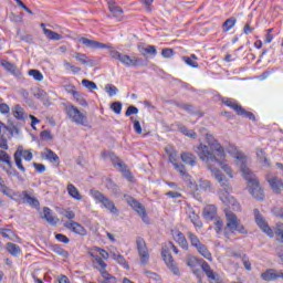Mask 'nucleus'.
<instances>
[{
	"label": "nucleus",
	"mask_w": 283,
	"mask_h": 283,
	"mask_svg": "<svg viewBox=\"0 0 283 283\" xmlns=\"http://www.w3.org/2000/svg\"><path fill=\"white\" fill-rule=\"evenodd\" d=\"M20 198H22L23 202H27V205H29L33 209H39V207H41L39 199L31 197L28 190H23L20 195Z\"/></svg>",
	"instance_id": "15"
},
{
	"label": "nucleus",
	"mask_w": 283,
	"mask_h": 283,
	"mask_svg": "<svg viewBox=\"0 0 283 283\" xmlns=\"http://www.w3.org/2000/svg\"><path fill=\"white\" fill-rule=\"evenodd\" d=\"M172 54H174L172 49H163L161 51V56H164V59H171Z\"/></svg>",
	"instance_id": "59"
},
{
	"label": "nucleus",
	"mask_w": 283,
	"mask_h": 283,
	"mask_svg": "<svg viewBox=\"0 0 283 283\" xmlns=\"http://www.w3.org/2000/svg\"><path fill=\"white\" fill-rule=\"evenodd\" d=\"M138 51L140 53L142 56H147V54H149L150 56H156V54H158V51L156 50V46L154 45H138Z\"/></svg>",
	"instance_id": "19"
},
{
	"label": "nucleus",
	"mask_w": 283,
	"mask_h": 283,
	"mask_svg": "<svg viewBox=\"0 0 283 283\" xmlns=\"http://www.w3.org/2000/svg\"><path fill=\"white\" fill-rule=\"evenodd\" d=\"M237 21L234 17L227 19L223 23V32H229L235 25Z\"/></svg>",
	"instance_id": "37"
},
{
	"label": "nucleus",
	"mask_w": 283,
	"mask_h": 283,
	"mask_svg": "<svg viewBox=\"0 0 283 283\" xmlns=\"http://www.w3.org/2000/svg\"><path fill=\"white\" fill-rule=\"evenodd\" d=\"M199 188L202 189V191H206L207 193H211L213 191V185L208 179H199Z\"/></svg>",
	"instance_id": "28"
},
{
	"label": "nucleus",
	"mask_w": 283,
	"mask_h": 283,
	"mask_svg": "<svg viewBox=\"0 0 283 283\" xmlns=\"http://www.w3.org/2000/svg\"><path fill=\"white\" fill-rule=\"evenodd\" d=\"M29 76H33L34 81H43V73H41L39 70H30Z\"/></svg>",
	"instance_id": "44"
},
{
	"label": "nucleus",
	"mask_w": 283,
	"mask_h": 283,
	"mask_svg": "<svg viewBox=\"0 0 283 283\" xmlns=\"http://www.w3.org/2000/svg\"><path fill=\"white\" fill-rule=\"evenodd\" d=\"M210 171L212 172V176L216 178V180L219 182L220 187H223L224 190L219 191V198L223 205H227V207H231V205H235V199L232 196H229V192L231 191V188L229 187V180H227V177L220 172L217 168H210Z\"/></svg>",
	"instance_id": "3"
},
{
	"label": "nucleus",
	"mask_w": 283,
	"mask_h": 283,
	"mask_svg": "<svg viewBox=\"0 0 283 283\" xmlns=\"http://www.w3.org/2000/svg\"><path fill=\"white\" fill-rule=\"evenodd\" d=\"M108 10L116 19H120L123 17V9L116 6V2H108Z\"/></svg>",
	"instance_id": "25"
},
{
	"label": "nucleus",
	"mask_w": 283,
	"mask_h": 283,
	"mask_svg": "<svg viewBox=\"0 0 283 283\" xmlns=\"http://www.w3.org/2000/svg\"><path fill=\"white\" fill-rule=\"evenodd\" d=\"M46 160L50 163H59V155L50 149L46 150Z\"/></svg>",
	"instance_id": "48"
},
{
	"label": "nucleus",
	"mask_w": 283,
	"mask_h": 283,
	"mask_svg": "<svg viewBox=\"0 0 283 283\" xmlns=\"http://www.w3.org/2000/svg\"><path fill=\"white\" fill-rule=\"evenodd\" d=\"M91 196L94 198V200H97L101 205H103V207L111 213H118V208H116L114 201L103 195V192L91 189Z\"/></svg>",
	"instance_id": "5"
},
{
	"label": "nucleus",
	"mask_w": 283,
	"mask_h": 283,
	"mask_svg": "<svg viewBox=\"0 0 283 283\" xmlns=\"http://www.w3.org/2000/svg\"><path fill=\"white\" fill-rule=\"evenodd\" d=\"M243 266L247 271H251V261H249V256H242Z\"/></svg>",
	"instance_id": "60"
},
{
	"label": "nucleus",
	"mask_w": 283,
	"mask_h": 283,
	"mask_svg": "<svg viewBox=\"0 0 283 283\" xmlns=\"http://www.w3.org/2000/svg\"><path fill=\"white\" fill-rule=\"evenodd\" d=\"M111 256L113 258V260H115V262H117L122 266H127V261L125 260L124 255L112 252Z\"/></svg>",
	"instance_id": "40"
},
{
	"label": "nucleus",
	"mask_w": 283,
	"mask_h": 283,
	"mask_svg": "<svg viewBox=\"0 0 283 283\" xmlns=\"http://www.w3.org/2000/svg\"><path fill=\"white\" fill-rule=\"evenodd\" d=\"M74 101H76V103H78V105H82V107H87V101L85 99L84 96L81 95V93H76L73 96Z\"/></svg>",
	"instance_id": "46"
},
{
	"label": "nucleus",
	"mask_w": 283,
	"mask_h": 283,
	"mask_svg": "<svg viewBox=\"0 0 283 283\" xmlns=\"http://www.w3.org/2000/svg\"><path fill=\"white\" fill-rule=\"evenodd\" d=\"M99 273L102 275V277H104V282H111V283H116V279L112 275V274H108L107 270H99Z\"/></svg>",
	"instance_id": "41"
},
{
	"label": "nucleus",
	"mask_w": 283,
	"mask_h": 283,
	"mask_svg": "<svg viewBox=\"0 0 283 283\" xmlns=\"http://www.w3.org/2000/svg\"><path fill=\"white\" fill-rule=\"evenodd\" d=\"M187 235L191 247H195V249L199 248L202 244L200 242V239H198V235H196L193 232L189 231Z\"/></svg>",
	"instance_id": "34"
},
{
	"label": "nucleus",
	"mask_w": 283,
	"mask_h": 283,
	"mask_svg": "<svg viewBox=\"0 0 283 283\" xmlns=\"http://www.w3.org/2000/svg\"><path fill=\"white\" fill-rule=\"evenodd\" d=\"M136 249L142 264H147L149 262V249L147 248V242L143 237H136Z\"/></svg>",
	"instance_id": "7"
},
{
	"label": "nucleus",
	"mask_w": 283,
	"mask_h": 283,
	"mask_svg": "<svg viewBox=\"0 0 283 283\" xmlns=\"http://www.w3.org/2000/svg\"><path fill=\"white\" fill-rule=\"evenodd\" d=\"M41 138L43 140H52V134L50 133V130H42Z\"/></svg>",
	"instance_id": "62"
},
{
	"label": "nucleus",
	"mask_w": 283,
	"mask_h": 283,
	"mask_svg": "<svg viewBox=\"0 0 283 283\" xmlns=\"http://www.w3.org/2000/svg\"><path fill=\"white\" fill-rule=\"evenodd\" d=\"M181 160L185 165H190V167H196V155L192 153H181Z\"/></svg>",
	"instance_id": "23"
},
{
	"label": "nucleus",
	"mask_w": 283,
	"mask_h": 283,
	"mask_svg": "<svg viewBox=\"0 0 283 283\" xmlns=\"http://www.w3.org/2000/svg\"><path fill=\"white\" fill-rule=\"evenodd\" d=\"M214 227L217 233H222V227H224V222H222V219L216 218Z\"/></svg>",
	"instance_id": "53"
},
{
	"label": "nucleus",
	"mask_w": 283,
	"mask_h": 283,
	"mask_svg": "<svg viewBox=\"0 0 283 283\" xmlns=\"http://www.w3.org/2000/svg\"><path fill=\"white\" fill-rule=\"evenodd\" d=\"M64 227L77 235H87V230L76 221H66Z\"/></svg>",
	"instance_id": "14"
},
{
	"label": "nucleus",
	"mask_w": 283,
	"mask_h": 283,
	"mask_svg": "<svg viewBox=\"0 0 283 283\" xmlns=\"http://www.w3.org/2000/svg\"><path fill=\"white\" fill-rule=\"evenodd\" d=\"M145 65H147V62L143 57L133 56L132 67H143Z\"/></svg>",
	"instance_id": "43"
},
{
	"label": "nucleus",
	"mask_w": 283,
	"mask_h": 283,
	"mask_svg": "<svg viewBox=\"0 0 283 283\" xmlns=\"http://www.w3.org/2000/svg\"><path fill=\"white\" fill-rule=\"evenodd\" d=\"M94 251L99 253V255L103 258V260H107L109 258V253H107V251H105V250H103V249H101L98 247H95Z\"/></svg>",
	"instance_id": "58"
},
{
	"label": "nucleus",
	"mask_w": 283,
	"mask_h": 283,
	"mask_svg": "<svg viewBox=\"0 0 283 283\" xmlns=\"http://www.w3.org/2000/svg\"><path fill=\"white\" fill-rule=\"evenodd\" d=\"M0 163H3L8 167L12 168V157H10L6 150H0Z\"/></svg>",
	"instance_id": "35"
},
{
	"label": "nucleus",
	"mask_w": 283,
	"mask_h": 283,
	"mask_svg": "<svg viewBox=\"0 0 283 283\" xmlns=\"http://www.w3.org/2000/svg\"><path fill=\"white\" fill-rule=\"evenodd\" d=\"M61 214L64 216V218H67V220H74V218H76V213H74V211L71 209L62 210Z\"/></svg>",
	"instance_id": "50"
},
{
	"label": "nucleus",
	"mask_w": 283,
	"mask_h": 283,
	"mask_svg": "<svg viewBox=\"0 0 283 283\" xmlns=\"http://www.w3.org/2000/svg\"><path fill=\"white\" fill-rule=\"evenodd\" d=\"M80 43L85 45L86 48H90L91 50H111L112 44H105L103 42H98L96 40H90L87 38H80Z\"/></svg>",
	"instance_id": "10"
},
{
	"label": "nucleus",
	"mask_w": 283,
	"mask_h": 283,
	"mask_svg": "<svg viewBox=\"0 0 283 283\" xmlns=\"http://www.w3.org/2000/svg\"><path fill=\"white\" fill-rule=\"evenodd\" d=\"M239 116H243L244 118H249V120H255V115L251 112L245 111L244 108H241V112L239 113Z\"/></svg>",
	"instance_id": "51"
},
{
	"label": "nucleus",
	"mask_w": 283,
	"mask_h": 283,
	"mask_svg": "<svg viewBox=\"0 0 283 283\" xmlns=\"http://www.w3.org/2000/svg\"><path fill=\"white\" fill-rule=\"evenodd\" d=\"M66 191L69 196H71V198H74V200H83V196H81V192L75 185L69 184L66 187Z\"/></svg>",
	"instance_id": "22"
},
{
	"label": "nucleus",
	"mask_w": 283,
	"mask_h": 283,
	"mask_svg": "<svg viewBox=\"0 0 283 283\" xmlns=\"http://www.w3.org/2000/svg\"><path fill=\"white\" fill-rule=\"evenodd\" d=\"M172 165H174L176 171H179L181 176H187V169L185 168V165L178 164V161H176Z\"/></svg>",
	"instance_id": "52"
},
{
	"label": "nucleus",
	"mask_w": 283,
	"mask_h": 283,
	"mask_svg": "<svg viewBox=\"0 0 283 283\" xmlns=\"http://www.w3.org/2000/svg\"><path fill=\"white\" fill-rule=\"evenodd\" d=\"M256 158H259V163H261L263 167H271V161L262 148L256 149Z\"/></svg>",
	"instance_id": "21"
},
{
	"label": "nucleus",
	"mask_w": 283,
	"mask_h": 283,
	"mask_svg": "<svg viewBox=\"0 0 283 283\" xmlns=\"http://www.w3.org/2000/svg\"><path fill=\"white\" fill-rule=\"evenodd\" d=\"M226 221H227V228L231 233H234V231L238 229V224L240 222V219H238V216L231 211H226Z\"/></svg>",
	"instance_id": "13"
},
{
	"label": "nucleus",
	"mask_w": 283,
	"mask_h": 283,
	"mask_svg": "<svg viewBox=\"0 0 283 283\" xmlns=\"http://www.w3.org/2000/svg\"><path fill=\"white\" fill-rule=\"evenodd\" d=\"M66 114L72 123H75L76 125H87V116L81 113L76 106L70 104L66 107Z\"/></svg>",
	"instance_id": "6"
},
{
	"label": "nucleus",
	"mask_w": 283,
	"mask_h": 283,
	"mask_svg": "<svg viewBox=\"0 0 283 283\" xmlns=\"http://www.w3.org/2000/svg\"><path fill=\"white\" fill-rule=\"evenodd\" d=\"M74 59H76V61L82 63V65H90L91 67H94V61H92L90 57H87V55L84 53L75 52Z\"/></svg>",
	"instance_id": "20"
},
{
	"label": "nucleus",
	"mask_w": 283,
	"mask_h": 283,
	"mask_svg": "<svg viewBox=\"0 0 283 283\" xmlns=\"http://www.w3.org/2000/svg\"><path fill=\"white\" fill-rule=\"evenodd\" d=\"M105 91L107 92L108 96H116L118 94V88L114 86V84H107L105 86Z\"/></svg>",
	"instance_id": "47"
},
{
	"label": "nucleus",
	"mask_w": 283,
	"mask_h": 283,
	"mask_svg": "<svg viewBox=\"0 0 283 283\" xmlns=\"http://www.w3.org/2000/svg\"><path fill=\"white\" fill-rule=\"evenodd\" d=\"M82 85L83 87H86V90H98V86L96 85V83L87 78L82 80Z\"/></svg>",
	"instance_id": "45"
},
{
	"label": "nucleus",
	"mask_w": 283,
	"mask_h": 283,
	"mask_svg": "<svg viewBox=\"0 0 283 283\" xmlns=\"http://www.w3.org/2000/svg\"><path fill=\"white\" fill-rule=\"evenodd\" d=\"M196 249H197L198 253H200V255H202V258H206V260H209V262H211L213 260V258L211 256V252H209V249L207 248V245L201 243Z\"/></svg>",
	"instance_id": "29"
},
{
	"label": "nucleus",
	"mask_w": 283,
	"mask_h": 283,
	"mask_svg": "<svg viewBox=\"0 0 283 283\" xmlns=\"http://www.w3.org/2000/svg\"><path fill=\"white\" fill-rule=\"evenodd\" d=\"M65 92H67V94H72V96L76 95L78 92L76 91V87L72 84L65 85L64 86Z\"/></svg>",
	"instance_id": "56"
},
{
	"label": "nucleus",
	"mask_w": 283,
	"mask_h": 283,
	"mask_svg": "<svg viewBox=\"0 0 283 283\" xmlns=\"http://www.w3.org/2000/svg\"><path fill=\"white\" fill-rule=\"evenodd\" d=\"M254 219L258 227L261 229V231H263V233H266L269 238H273V235H275V233L273 232V229L269 227V223L266 222L264 217H262V214L260 213V210L258 209H254Z\"/></svg>",
	"instance_id": "8"
},
{
	"label": "nucleus",
	"mask_w": 283,
	"mask_h": 283,
	"mask_svg": "<svg viewBox=\"0 0 283 283\" xmlns=\"http://www.w3.org/2000/svg\"><path fill=\"white\" fill-rule=\"evenodd\" d=\"M224 105H227V107H231L232 109H234V112H237L238 115H240V112H242V107L231 99L226 101Z\"/></svg>",
	"instance_id": "42"
},
{
	"label": "nucleus",
	"mask_w": 283,
	"mask_h": 283,
	"mask_svg": "<svg viewBox=\"0 0 283 283\" xmlns=\"http://www.w3.org/2000/svg\"><path fill=\"white\" fill-rule=\"evenodd\" d=\"M178 129L184 134V136H187L188 138H192L196 140L198 138V134L195 130H189L186 126L178 125Z\"/></svg>",
	"instance_id": "31"
},
{
	"label": "nucleus",
	"mask_w": 283,
	"mask_h": 283,
	"mask_svg": "<svg viewBox=\"0 0 283 283\" xmlns=\"http://www.w3.org/2000/svg\"><path fill=\"white\" fill-rule=\"evenodd\" d=\"M111 109H113V112L115 114H120V112H123V103L120 102H114L111 104Z\"/></svg>",
	"instance_id": "49"
},
{
	"label": "nucleus",
	"mask_w": 283,
	"mask_h": 283,
	"mask_svg": "<svg viewBox=\"0 0 283 283\" xmlns=\"http://www.w3.org/2000/svg\"><path fill=\"white\" fill-rule=\"evenodd\" d=\"M0 235H2V238H10L12 230L0 228Z\"/></svg>",
	"instance_id": "63"
},
{
	"label": "nucleus",
	"mask_w": 283,
	"mask_h": 283,
	"mask_svg": "<svg viewBox=\"0 0 283 283\" xmlns=\"http://www.w3.org/2000/svg\"><path fill=\"white\" fill-rule=\"evenodd\" d=\"M161 256L164 258V261L166 262V265L170 271L174 273V275H180V270L176 265V262H174V256L169 253L168 250L163 249Z\"/></svg>",
	"instance_id": "12"
},
{
	"label": "nucleus",
	"mask_w": 283,
	"mask_h": 283,
	"mask_svg": "<svg viewBox=\"0 0 283 283\" xmlns=\"http://www.w3.org/2000/svg\"><path fill=\"white\" fill-rule=\"evenodd\" d=\"M201 269L203 273H206L207 277H209L210 280H218V275L213 272L209 263L203 261L201 264Z\"/></svg>",
	"instance_id": "26"
},
{
	"label": "nucleus",
	"mask_w": 283,
	"mask_h": 283,
	"mask_svg": "<svg viewBox=\"0 0 283 283\" xmlns=\"http://www.w3.org/2000/svg\"><path fill=\"white\" fill-rule=\"evenodd\" d=\"M44 34L46 39H50L51 41H61L63 39V35L50 30L44 29Z\"/></svg>",
	"instance_id": "33"
},
{
	"label": "nucleus",
	"mask_w": 283,
	"mask_h": 283,
	"mask_svg": "<svg viewBox=\"0 0 283 283\" xmlns=\"http://www.w3.org/2000/svg\"><path fill=\"white\" fill-rule=\"evenodd\" d=\"M0 65H2V67H4V70H7V72H10L11 74H14V72H17V65L6 60H2L0 62Z\"/></svg>",
	"instance_id": "38"
},
{
	"label": "nucleus",
	"mask_w": 283,
	"mask_h": 283,
	"mask_svg": "<svg viewBox=\"0 0 283 283\" xmlns=\"http://www.w3.org/2000/svg\"><path fill=\"white\" fill-rule=\"evenodd\" d=\"M130 120H133L134 123V129L136 132V134H143V127L140 126V122L134 119V117H130Z\"/></svg>",
	"instance_id": "55"
},
{
	"label": "nucleus",
	"mask_w": 283,
	"mask_h": 283,
	"mask_svg": "<svg viewBox=\"0 0 283 283\" xmlns=\"http://www.w3.org/2000/svg\"><path fill=\"white\" fill-rule=\"evenodd\" d=\"M55 239L59 241V242H63V244H70V239L65 235V234H55Z\"/></svg>",
	"instance_id": "57"
},
{
	"label": "nucleus",
	"mask_w": 283,
	"mask_h": 283,
	"mask_svg": "<svg viewBox=\"0 0 283 283\" xmlns=\"http://www.w3.org/2000/svg\"><path fill=\"white\" fill-rule=\"evenodd\" d=\"M43 217L44 220H46V222H49V224H52L53 227L56 226V219H54V217H52V210L48 207L43 208Z\"/></svg>",
	"instance_id": "30"
},
{
	"label": "nucleus",
	"mask_w": 283,
	"mask_h": 283,
	"mask_svg": "<svg viewBox=\"0 0 283 283\" xmlns=\"http://www.w3.org/2000/svg\"><path fill=\"white\" fill-rule=\"evenodd\" d=\"M276 235H283V223H277L276 224V230H275Z\"/></svg>",
	"instance_id": "64"
},
{
	"label": "nucleus",
	"mask_w": 283,
	"mask_h": 283,
	"mask_svg": "<svg viewBox=\"0 0 283 283\" xmlns=\"http://www.w3.org/2000/svg\"><path fill=\"white\" fill-rule=\"evenodd\" d=\"M63 65H64L66 72H72V74L81 73V67L70 63L67 60L63 61Z\"/></svg>",
	"instance_id": "32"
},
{
	"label": "nucleus",
	"mask_w": 283,
	"mask_h": 283,
	"mask_svg": "<svg viewBox=\"0 0 283 283\" xmlns=\"http://www.w3.org/2000/svg\"><path fill=\"white\" fill-rule=\"evenodd\" d=\"M13 116L18 118V120H23L25 118V111L20 105H15L13 108Z\"/></svg>",
	"instance_id": "36"
},
{
	"label": "nucleus",
	"mask_w": 283,
	"mask_h": 283,
	"mask_svg": "<svg viewBox=\"0 0 283 283\" xmlns=\"http://www.w3.org/2000/svg\"><path fill=\"white\" fill-rule=\"evenodd\" d=\"M186 264H187V266H189L192 270L196 269L197 266H200L198 259L196 256H191V255L187 256Z\"/></svg>",
	"instance_id": "39"
},
{
	"label": "nucleus",
	"mask_w": 283,
	"mask_h": 283,
	"mask_svg": "<svg viewBox=\"0 0 283 283\" xmlns=\"http://www.w3.org/2000/svg\"><path fill=\"white\" fill-rule=\"evenodd\" d=\"M109 54L112 59H115L116 61H119L123 63V65H126V67H132L133 64V57L129 55H123L120 52L116 51L113 46L109 49Z\"/></svg>",
	"instance_id": "11"
},
{
	"label": "nucleus",
	"mask_w": 283,
	"mask_h": 283,
	"mask_svg": "<svg viewBox=\"0 0 283 283\" xmlns=\"http://www.w3.org/2000/svg\"><path fill=\"white\" fill-rule=\"evenodd\" d=\"M206 143L207 144H199L196 148L195 151L198 158L202 160V163H206L209 169H216L211 165H218L223 169V171H226V174H228V176H230V178H233V175H231V167L222 163L227 156L222 145H220L218 139H216L211 134H206Z\"/></svg>",
	"instance_id": "1"
},
{
	"label": "nucleus",
	"mask_w": 283,
	"mask_h": 283,
	"mask_svg": "<svg viewBox=\"0 0 283 283\" xmlns=\"http://www.w3.org/2000/svg\"><path fill=\"white\" fill-rule=\"evenodd\" d=\"M237 165H239L245 180H248L249 192L255 200H264V190L260 187V181L255 178V175L251 172V169L247 167V157L242 155L237 156Z\"/></svg>",
	"instance_id": "2"
},
{
	"label": "nucleus",
	"mask_w": 283,
	"mask_h": 283,
	"mask_svg": "<svg viewBox=\"0 0 283 283\" xmlns=\"http://www.w3.org/2000/svg\"><path fill=\"white\" fill-rule=\"evenodd\" d=\"M13 158L18 169L21 170L22 174H25V168L23 166L22 160L30 163V160H32L33 158V155H32V151L23 149V146H19L13 155Z\"/></svg>",
	"instance_id": "4"
},
{
	"label": "nucleus",
	"mask_w": 283,
	"mask_h": 283,
	"mask_svg": "<svg viewBox=\"0 0 283 283\" xmlns=\"http://www.w3.org/2000/svg\"><path fill=\"white\" fill-rule=\"evenodd\" d=\"M6 249L13 258L21 255V247L17 245V243L8 242Z\"/></svg>",
	"instance_id": "24"
},
{
	"label": "nucleus",
	"mask_w": 283,
	"mask_h": 283,
	"mask_svg": "<svg viewBox=\"0 0 283 283\" xmlns=\"http://www.w3.org/2000/svg\"><path fill=\"white\" fill-rule=\"evenodd\" d=\"M174 240L178 242V244L182 249H189V242H187V238H185V234L178 230L172 232Z\"/></svg>",
	"instance_id": "18"
},
{
	"label": "nucleus",
	"mask_w": 283,
	"mask_h": 283,
	"mask_svg": "<svg viewBox=\"0 0 283 283\" xmlns=\"http://www.w3.org/2000/svg\"><path fill=\"white\" fill-rule=\"evenodd\" d=\"M126 202L140 216L142 220L144 222H147V211H145V206L143 203H139L138 200L134 199L133 197H126Z\"/></svg>",
	"instance_id": "9"
},
{
	"label": "nucleus",
	"mask_w": 283,
	"mask_h": 283,
	"mask_svg": "<svg viewBox=\"0 0 283 283\" xmlns=\"http://www.w3.org/2000/svg\"><path fill=\"white\" fill-rule=\"evenodd\" d=\"M132 114H138V107L136 106H128L125 116H132Z\"/></svg>",
	"instance_id": "61"
},
{
	"label": "nucleus",
	"mask_w": 283,
	"mask_h": 283,
	"mask_svg": "<svg viewBox=\"0 0 283 283\" xmlns=\"http://www.w3.org/2000/svg\"><path fill=\"white\" fill-rule=\"evenodd\" d=\"M33 96L34 98H38L39 101H41L43 105H45L46 107H50V105H52V102H50V96H48V93L41 88H38L33 93Z\"/></svg>",
	"instance_id": "16"
},
{
	"label": "nucleus",
	"mask_w": 283,
	"mask_h": 283,
	"mask_svg": "<svg viewBox=\"0 0 283 283\" xmlns=\"http://www.w3.org/2000/svg\"><path fill=\"white\" fill-rule=\"evenodd\" d=\"M182 61H185V63H186L187 65H189L190 67L198 69V62L191 60V57H189V56H184V57H182Z\"/></svg>",
	"instance_id": "54"
},
{
	"label": "nucleus",
	"mask_w": 283,
	"mask_h": 283,
	"mask_svg": "<svg viewBox=\"0 0 283 283\" xmlns=\"http://www.w3.org/2000/svg\"><path fill=\"white\" fill-rule=\"evenodd\" d=\"M216 216H218V208L214 205H209L203 209L206 220H216Z\"/></svg>",
	"instance_id": "17"
},
{
	"label": "nucleus",
	"mask_w": 283,
	"mask_h": 283,
	"mask_svg": "<svg viewBox=\"0 0 283 283\" xmlns=\"http://www.w3.org/2000/svg\"><path fill=\"white\" fill-rule=\"evenodd\" d=\"M188 218L196 227H202V221L200 220V216L193 211V209H188Z\"/></svg>",
	"instance_id": "27"
}]
</instances>
